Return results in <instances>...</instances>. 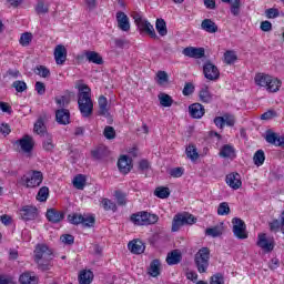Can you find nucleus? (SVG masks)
<instances>
[{
  "label": "nucleus",
  "instance_id": "obj_1",
  "mask_svg": "<svg viewBox=\"0 0 284 284\" xmlns=\"http://www.w3.org/2000/svg\"><path fill=\"white\" fill-rule=\"evenodd\" d=\"M78 105L79 110L84 116V119H88L89 116H92V112L94 110V103L92 102V90L87 84H78Z\"/></svg>",
  "mask_w": 284,
  "mask_h": 284
},
{
  "label": "nucleus",
  "instance_id": "obj_2",
  "mask_svg": "<svg viewBox=\"0 0 284 284\" xmlns=\"http://www.w3.org/2000/svg\"><path fill=\"white\" fill-rule=\"evenodd\" d=\"M52 251L45 244H38L34 250V261L38 263L39 270L48 272L52 267Z\"/></svg>",
  "mask_w": 284,
  "mask_h": 284
},
{
  "label": "nucleus",
  "instance_id": "obj_3",
  "mask_svg": "<svg viewBox=\"0 0 284 284\" xmlns=\"http://www.w3.org/2000/svg\"><path fill=\"white\" fill-rule=\"evenodd\" d=\"M131 223L135 225H154L159 223V215L150 213L148 211H141L138 213H133L130 216Z\"/></svg>",
  "mask_w": 284,
  "mask_h": 284
},
{
  "label": "nucleus",
  "instance_id": "obj_4",
  "mask_svg": "<svg viewBox=\"0 0 284 284\" xmlns=\"http://www.w3.org/2000/svg\"><path fill=\"white\" fill-rule=\"evenodd\" d=\"M194 263L200 274H205L210 267V248L202 247L194 256Z\"/></svg>",
  "mask_w": 284,
  "mask_h": 284
},
{
  "label": "nucleus",
  "instance_id": "obj_5",
  "mask_svg": "<svg viewBox=\"0 0 284 284\" xmlns=\"http://www.w3.org/2000/svg\"><path fill=\"white\" fill-rule=\"evenodd\" d=\"M20 183L28 189L39 187L43 183V173L41 171H30L20 179Z\"/></svg>",
  "mask_w": 284,
  "mask_h": 284
},
{
  "label": "nucleus",
  "instance_id": "obj_6",
  "mask_svg": "<svg viewBox=\"0 0 284 284\" xmlns=\"http://www.w3.org/2000/svg\"><path fill=\"white\" fill-rule=\"evenodd\" d=\"M196 217L190 213H182L174 216L172 222V232H179L183 225H194Z\"/></svg>",
  "mask_w": 284,
  "mask_h": 284
},
{
  "label": "nucleus",
  "instance_id": "obj_7",
  "mask_svg": "<svg viewBox=\"0 0 284 284\" xmlns=\"http://www.w3.org/2000/svg\"><path fill=\"white\" fill-rule=\"evenodd\" d=\"M257 247H261L263 252L270 253L274 251V247L276 246V242L274 241V237L267 236L265 233H260L257 235Z\"/></svg>",
  "mask_w": 284,
  "mask_h": 284
},
{
  "label": "nucleus",
  "instance_id": "obj_8",
  "mask_svg": "<svg viewBox=\"0 0 284 284\" xmlns=\"http://www.w3.org/2000/svg\"><path fill=\"white\" fill-rule=\"evenodd\" d=\"M233 223V234L236 236V239L245 240L247 239V226L245 225V222L239 217H234L232 220Z\"/></svg>",
  "mask_w": 284,
  "mask_h": 284
},
{
  "label": "nucleus",
  "instance_id": "obj_9",
  "mask_svg": "<svg viewBox=\"0 0 284 284\" xmlns=\"http://www.w3.org/2000/svg\"><path fill=\"white\" fill-rule=\"evenodd\" d=\"M203 74L209 81H219L221 71L214 63L206 61L203 65Z\"/></svg>",
  "mask_w": 284,
  "mask_h": 284
},
{
  "label": "nucleus",
  "instance_id": "obj_10",
  "mask_svg": "<svg viewBox=\"0 0 284 284\" xmlns=\"http://www.w3.org/2000/svg\"><path fill=\"white\" fill-rule=\"evenodd\" d=\"M16 145H18V148H20L21 152L24 154H31L34 150V138L26 134L16 142Z\"/></svg>",
  "mask_w": 284,
  "mask_h": 284
},
{
  "label": "nucleus",
  "instance_id": "obj_11",
  "mask_svg": "<svg viewBox=\"0 0 284 284\" xmlns=\"http://www.w3.org/2000/svg\"><path fill=\"white\" fill-rule=\"evenodd\" d=\"M115 19L118 21V28L122 30V32H130V18L123 11H118L115 14Z\"/></svg>",
  "mask_w": 284,
  "mask_h": 284
},
{
  "label": "nucleus",
  "instance_id": "obj_12",
  "mask_svg": "<svg viewBox=\"0 0 284 284\" xmlns=\"http://www.w3.org/2000/svg\"><path fill=\"white\" fill-rule=\"evenodd\" d=\"M54 59L58 65H63L68 59V50L63 44H58L54 49Z\"/></svg>",
  "mask_w": 284,
  "mask_h": 284
},
{
  "label": "nucleus",
  "instance_id": "obj_13",
  "mask_svg": "<svg viewBox=\"0 0 284 284\" xmlns=\"http://www.w3.org/2000/svg\"><path fill=\"white\" fill-rule=\"evenodd\" d=\"M182 53L184 57H190V59H203V57H205V49L187 47L182 51Z\"/></svg>",
  "mask_w": 284,
  "mask_h": 284
},
{
  "label": "nucleus",
  "instance_id": "obj_14",
  "mask_svg": "<svg viewBox=\"0 0 284 284\" xmlns=\"http://www.w3.org/2000/svg\"><path fill=\"white\" fill-rule=\"evenodd\" d=\"M189 113L192 119H203L205 116V106L201 103H193L189 106Z\"/></svg>",
  "mask_w": 284,
  "mask_h": 284
},
{
  "label": "nucleus",
  "instance_id": "obj_15",
  "mask_svg": "<svg viewBox=\"0 0 284 284\" xmlns=\"http://www.w3.org/2000/svg\"><path fill=\"white\" fill-rule=\"evenodd\" d=\"M118 168L122 174H129L132 170V159L128 155H122L118 161Z\"/></svg>",
  "mask_w": 284,
  "mask_h": 284
},
{
  "label": "nucleus",
  "instance_id": "obj_16",
  "mask_svg": "<svg viewBox=\"0 0 284 284\" xmlns=\"http://www.w3.org/2000/svg\"><path fill=\"white\" fill-rule=\"evenodd\" d=\"M55 121L59 125H70V111L67 109L57 110Z\"/></svg>",
  "mask_w": 284,
  "mask_h": 284
},
{
  "label": "nucleus",
  "instance_id": "obj_17",
  "mask_svg": "<svg viewBox=\"0 0 284 284\" xmlns=\"http://www.w3.org/2000/svg\"><path fill=\"white\" fill-rule=\"evenodd\" d=\"M20 216L22 221H34L37 219V207L24 206L20 210Z\"/></svg>",
  "mask_w": 284,
  "mask_h": 284
},
{
  "label": "nucleus",
  "instance_id": "obj_18",
  "mask_svg": "<svg viewBox=\"0 0 284 284\" xmlns=\"http://www.w3.org/2000/svg\"><path fill=\"white\" fill-rule=\"evenodd\" d=\"M226 184L232 187V190H239L243 182L241 181V175L239 173H231L226 175Z\"/></svg>",
  "mask_w": 284,
  "mask_h": 284
},
{
  "label": "nucleus",
  "instance_id": "obj_19",
  "mask_svg": "<svg viewBox=\"0 0 284 284\" xmlns=\"http://www.w3.org/2000/svg\"><path fill=\"white\" fill-rule=\"evenodd\" d=\"M265 140L271 145H276L277 148H284V135L278 136V134L274 132H267Z\"/></svg>",
  "mask_w": 284,
  "mask_h": 284
},
{
  "label": "nucleus",
  "instance_id": "obj_20",
  "mask_svg": "<svg viewBox=\"0 0 284 284\" xmlns=\"http://www.w3.org/2000/svg\"><path fill=\"white\" fill-rule=\"evenodd\" d=\"M138 28L141 30V32L149 34L151 39H159V36H156V31L154 30V26H152L150 21L144 20Z\"/></svg>",
  "mask_w": 284,
  "mask_h": 284
},
{
  "label": "nucleus",
  "instance_id": "obj_21",
  "mask_svg": "<svg viewBox=\"0 0 284 284\" xmlns=\"http://www.w3.org/2000/svg\"><path fill=\"white\" fill-rule=\"evenodd\" d=\"M84 57L89 63H94L95 65H103V57L97 51H84Z\"/></svg>",
  "mask_w": 284,
  "mask_h": 284
},
{
  "label": "nucleus",
  "instance_id": "obj_22",
  "mask_svg": "<svg viewBox=\"0 0 284 284\" xmlns=\"http://www.w3.org/2000/svg\"><path fill=\"white\" fill-rule=\"evenodd\" d=\"M183 258V255L181 254V251L173 250L168 253L166 255V263L168 265H179Z\"/></svg>",
  "mask_w": 284,
  "mask_h": 284
},
{
  "label": "nucleus",
  "instance_id": "obj_23",
  "mask_svg": "<svg viewBox=\"0 0 284 284\" xmlns=\"http://www.w3.org/2000/svg\"><path fill=\"white\" fill-rule=\"evenodd\" d=\"M47 219L50 223H61V221L64 219V215L60 211H57V209H49L47 211Z\"/></svg>",
  "mask_w": 284,
  "mask_h": 284
},
{
  "label": "nucleus",
  "instance_id": "obj_24",
  "mask_svg": "<svg viewBox=\"0 0 284 284\" xmlns=\"http://www.w3.org/2000/svg\"><path fill=\"white\" fill-rule=\"evenodd\" d=\"M201 28L204 32H209V34L219 32V26H216V22L212 21V19H204L201 23Z\"/></svg>",
  "mask_w": 284,
  "mask_h": 284
},
{
  "label": "nucleus",
  "instance_id": "obj_25",
  "mask_svg": "<svg viewBox=\"0 0 284 284\" xmlns=\"http://www.w3.org/2000/svg\"><path fill=\"white\" fill-rule=\"evenodd\" d=\"M128 247L132 254H143L145 252V244H143L141 240L131 241Z\"/></svg>",
  "mask_w": 284,
  "mask_h": 284
},
{
  "label": "nucleus",
  "instance_id": "obj_26",
  "mask_svg": "<svg viewBox=\"0 0 284 284\" xmlns=\"http://www.w3.org/2000/svg\"><path fill=\"white\" fill-rule=\"evenodd\" d=\"M99 114L101 116H110V109L108 108V98L100 95L98 100Z\"/></svg>",
  "mask_w": 284,
  "mask_h": 284
},
{
  "label": "nucleus",
  "instance_id": "obj_27",
  "mask_svg": "<svg viewBox=\"0 0 284 284\" xmlns=\"http://www.w3.org/2000/svg\"><path fill=\"white\" fill-rule=\"evenodd\" d=\"M78 281L80 284H91L94 281V273L90 270H83L80 272Z\"/></svg>",
  "mask_w": 284,
  "mask_h": 284
},
{
  "label": "nucleus",
  "instance_id": "obj_28",
  "mask_svg": "<svg viewBox=\"0 0 284 284\" xmlns=\"http://www.w3.org/2000/svg\"><path fill=\"white\" fill-rule=\"evenodd\" d=\"M199 99L202 103H212L214 101V94L210 92V88L203 87L199 92Z\"/></svg>",
  "mask_w": 284,
  "mask_h": 284
},
{
  "label": "nucleus",
  "instance_id": "obj_29",
  "mask_svg": "<svg viewBox=\"0 0 284 284\" xmlns=\"http://www.w3.org/2000/svg\"><path fill=\"white\" fill-rule=\"evenodd\" d=\"M220 156H222V159H236V151L234 146L225 144L220 151Z\"/></svg>",
  "mask_w": 284,
  "mask_h": 284
},
{
  "label": "nucleus",
  "instance_id": "obj_30",
  "mask_svg": "<svg viewBox=\"0 0 284 284\" xmlns=\"http://www.w3.org/2000/svg\"><path fill=\"white\" fill-rule=\"evenodd\" d=\"M20 284H38L39 278L37 276L32 275L30 272H24L19 277Z\"/></svg>",
  "mask_w": 284,
  "mask_h": 284
},
{
  "label": "nucleus",
  "instance_id": "obj_31",
  "mask_svg": "<svg viewBox=\"0 0 284 284\" xmlns=\"http://www.w3.org/2000/svg\"><path fill=\"white\" fill-rule=\"evenodd\" d=\"M42 141V148L45 150V152H52L54 150V141L52 140V134L44 133Z\"/></svg>",
  "mask_w": 284,
  "mask_h": 284
},
{
  "label": "nucleus",
  "instance_id": "obj_32",
  "mask_svg": "<svg viewBox=\"0 0 284 284\" xmlns=\"http://www.w3.org/2000/svg\"><path fill=\"white\" fill-rule=\"evenodd\" d=\"M149 274L153 278H156L161 274V261L160 260H153L149 267Z\"/></svg>",
  "mask_w": 284,
  "mask_h": 284
},
{
  "label": "nucleus",
  "instance_id": "obj_33",
  "mask_svg": "<svg viewBox=\"0 0 284 284\" xmlns=\"http://www.w3.org/2000/svg\"><path fill=\"white\" fill-rule=\"evenodd\" d=\"M283 82H281V80L271 75L266 90L267 92H278Z\"/></svg>",
  "mask_w": 284,
  "mask_h": 284
},
{
  "label": "nucleus",
  "instance_id": "obj_34",
  "mask_svg": "<svg viewBox=\"0 0 284 284\" xmlns=\"http://www.w3.org/2000/svg\"><path fill=\"white\" fill-rule=\"evenodd\" d=\"M223 3H230L231 6V13L234 17H239L241 13V0H222Z\"/></svg>",
  "mask_w": 284,
  "mask_h": 284
},
{
  "label": "nucleus",
  "instance_id": "obj_35",
  "mask_svg": "<svg viewBox=\"0 0 284 284\" xmlns=\"http://www.w3.org/2000/svg\"><path fill=\"white\" fill-rule=\"evenodd\" d=\"M155 30H158V33L160 37H166L168 36V24L165 23V20L158 19L155 22Z\"/></svg>",
  "mask_w": 284,
  "mask_h": 284
},
{
  "label": "nucleus",
  "instance_id": "obj_36",
  "mask_svg": "<svg viewBox=\"0 0 284 284\" xmlns=\"http://www.w3.org/2000/svg\"><path fill=\"white\" fill-rule=\"evenodd\" d=\"M34 74L41 77V79H50V69L45 65H37L33 69Z\"/></svg>",
  "mask_w": 284,
  "mask_h": 284
},
{
  "label": "nucleus",
  "instance_id": "obj_37",
  "mask_svg": "<svg viewBox=\"0 0 284 284\" xmlns=\"http://www.w3.org/2000/svg\"><path fill=\"white\" fill-rule=\"evenodd\" d=\"M271 75L258 73L255 75V83L256 85H260V88H267V84L270 83Z\"/></svg>",
  "mask_w": 284,
  "mask_h": 284
},
{
  "label": "nucleus",
  "instance_id": "obj_38",
  "mask_svg": "<svg viewBox=\"0 0 284 284\" xmlns=\"http://www.w3.org/2000/svg\"><path fill=\"white\" fill-rule=\"evenodd\" d=\"M158 97L160 100V105L163 108H172V103H174L172 97H170L168 93H160Z\"/></svg>",
  "mask_w": 284,
  "mask_h": 284
},
{
  "label": "nucleus",
  "instance_id": "obj_39",
  "mask_svg": "<svg viewBox=\"0 0 284 284\" xmlns=\"http://www.w3.org/2000/svg\"><path fill=\"white\" fill-rule=\"evenodd\" d=\"M85 175L78 174L72 181L73 187L77 190H83V187H85Z\"/></svg>",
  "mask_w": 284,
  "mask_h": 284
},
{
  "label": "nucleus",
  "instance_id": "obj_40",
  "mask_svg": "<svg viewBox=\"0 0 284 284\" xmlns=\"http://www.w3.org/2000/svg\"><path fill=\"white\" fill-rule=\"evenodd\" d=\"M33 132H36V134H40L41 136H43V134H48V132H45V123L43 122V119H38V121L34 123Z\"/></svg>",
  "mask_w": 284,
  "mask_h": 284
},
{
  "label": "nucleus",
  "instance_id": "obj_41",
  "mask_svg": "<svg viewBox=\"0 0 284 284\" xmlns=\"http://www.w3.org/2000/svg\"><path fill=\"white\" fill-rule=\"evenodd\" d=\"M186 156L191 161H196L199 159V151H196V146L194 144H190L186 150Z\"/></svg>",
  "mask_w": 284,
  "mask_h": 284
},
{
  "label": "nucleus",
  "instance_id": "obj_42",
  "mask_svg": "<svg viewBox=\"0 0 284 284\" xmlns=\"http://www.w3.org/2000/svg\"><path fill=\"white\" fill-rule=\"evenodd\" d=\"M253 161L257 168H261L265 163V152L263 150H257L253 156Z\"/></svg>",
  "mask_w": 284,
  "mask_h": 284
},
{
  "label": "nucleus",
  "instance_id": "obj_43",
  "mask_svg": "<svg viewBox=\"0 0 284 284\" xmlns=\"http://www.w3.org/2000/svg\"><path fill=\"white\" fill-rule=\"evenodd\" d=\"M82 217L83 220L81 225H83V227H94V223H97L94 215L83 214Z\"/></svg>",
  "mask_w": 284,
  "mask_h": 284
},
{
  "label": "nucleus",
  "instance_id": "obj_44",
  "mask_svg": "<svg viewBox=\"0 0 284 284\" xmlns=\"http://www.w3.org/2000/svg\"><path fill=\"white\" fill-rule=\"evenodd\" d=\"M154 196L158 199H168L170 196V187L159 186L154 191Z\"/></svg>",
  "mask_w": 284,
  "mask_h": 284
},
{
  "label": "nucleus",
  "instance_id": "obj_45",
  "mask_svg": "<svg viewBox=\"0 0 284 284\" xmlns=\"http://www.w3.org/2000/svg\"><path fill=\"white\" fill-rule=\"evenodd\" d=\"M48 196H50V189H48V186H42L38 192L37 199L40 203H45V201H48Z\"/></svg>",
  "mask_w": 284,
  "mask_h": 284
},
{
  "label": "nucleus",
  "instance_id": "obj_46",
  "mask_svg": "<svg viewBox=\"0 0 284 284\" xmlns=\"http://www.w3.org/2000/svg\"><path fill=\"white\" fill-rule=\"evenodd\" d=\"M170 81V77L168 75V72L165 71H158L156 73V83L159 85H165Z\"/></svg>",
  "mask_w": 284,
  "mask_h": 284
},
{
  "label": "nucleus",
  "instance_id": "obj_47",
  "mask_svg": "<svg viewBox=\"0 0 284 284\" xmlns=\"http://www.w3.org/2000/svg\"><path fill=\"white\" fill-rule=\"evenodd\" d=\"M68 221L72 225H81L82 222H83V214L73 213V214L68 216Z\"/></svg>",
  "mask_w": 284,
  "mask_h": 284
},
{
  "label": "nucleus",
  "instance_id": "obj_48",
  "mask_svg": "<svg viewBox=\"0 0 284 284\" xmlns=\"http://www.w3.org/2000/svg\"><path fill=\"white\" fill-rule=\"evenodd\" d=\"M205 234L206 236H212L213 239H216V236H221V234H223V229L221 226L206 229Z\"/></svg>",
  "mask_w": 284,
  "mask_h": 284
},
{
  "label": "nucleus",
  "instance_id": "obj_49",
  "mask_svg": "<svg viewBox=\"0 0 284 284\" xmlns=\"http://www.w3.org/2000/svg\"><path fill=\"white\" fill-rule=\"evenodd\" d=\"M103 136H105L108 141H112L116 139V131L113 126L106 125L103 131Z\"/></svg>",
  "mask_w": 284,
  "mask_h": 284
},
{
  "label": "nucleus",
  "instance_id": "obj_50",
  "mask_svg": "<svg viewBox=\"0 0 284 284\" xmlns=\"http://www.w3.org/2000/svg\"><path fill=\"white\" fill-rule=\"evenodd\" d=\"M230 212H231L230 204H227V202H222L217 206L219 216H227V214H230Z\"/></svg>",
  "mask_w": 284,
  "mask_h": 284
},
{
  "label": "nucleus",
  "instance_id": "obj_51",
  "mask_svg": "<svg viewBox=\"0 0 284 284\" xmlns=\"http://www.w3.org/2000/svg\"><path fill=\"white\" fill-rule=\"evenodd\" d=\"M31 42H32V33H29V32L22 33L19 40L20 45H23V48H27V45H30Z\"/></svg>",
  "mask_w": 284,
  "mask_h": 284
},
{
  "label": "nucleus",
  "instance_id": "obj_52",
  "mask_svg": "<svg viewBox=\"0 0 284 284\" xmlns=\"http://www.w3.org/2000/svg\"><path fill=\"white\" fill-rule=\"evenodd\" d=\"M237 57L236 53H234V51H226L224 53V61L227 65H232V63H234Z\"/></svg>",
  "mask_w": 284,
  "mask_h": 284
},
{
  "label": "nucleus",
  "instance_id": "obj_53",
  "mask_svg": "<svg viewBox=\"0 0 284 284\" xmlns=\"http://www.w3.org/2000/svg\"><path fill=\"white\" fill-rule=\"evenodd\" d=\"M102 206L106 211L112 210V212H116V203L112 202L110 199H103Z\"/></svg>",
  "mask_w": 284,
  "mask_h": 284
},
{
  "label": "nucleus",
  "instance_id": "obj_54",
  "mask_svg": "<svg viewBox=\"0 0 284 284\" xmlns=\"http://www.w3.org/2000/svg\"><path fill=\"white\" fill-rule=\"evenodd\" d=\"M36 12L37 14H48V7H45V3L42 0L38 1Z\"/></svg>",
  "mask_w": 284,
  "mask_h": 284
},
{
  "label": "nucleus",
  "instance_id": "obj_55",
  "mask_svg": "<svg viewBox=\"0 0 284 284\" xmlns=\"http://www.w3.org/2000/svg\"><path fill=\"white\" fill-rule=\"evenodd\" d=\"M224 125H229V128H234V123H236V118L234 115L226 113L223 115Z\"/></svg>",
  "mask_w": 284,
  "mask_h": 284
},
{
  "label": "nucleus",
  "instance_id": "obj_56",
  "mask_svg": "<svg viewBox=\"0 0 284 284\" xmlns=\"http://www.w3.org/2000/svg\"><path fill=\"white\" fill-rule=\"evenodd\" d=\"M13 88H16L17 92H26L28 90V84H26L24 81H14L12 84Z\"/></svg>",
  "mask_w": 284,
  "mask_h": 284
},
{
  "label": "nucleus",
  "instance_id": "obj_57",
  "mask_svg": "<svg viewBox=\"0 0 284 284\" xmlns=\"http://www.w3.org/2000/svg\"><path fill=\"white\" fill-rule=\"evenodd\" d=\"M182 94L184 97H190V94H194V84L192 82H186L182 91Z\"/></svg>",
  "mask_w": 284,
  "mask_h": 284
},
{
  "label": "nucleus",
  "instance_id": "obj_58",
  "mask_svg": "<svg viewBox=\"0 0 284 284\" xmlns=\"http://www.w3.org/2000/svg\"><path fill=\"white\" fill-rule=\"evenodd\" d=\"M211 284H225V280L223 277V274L216 273L211 277Z\"/></svg>",
  "mask_w": 284,
  "mask_h": 284
},
{
  "label": "nucleus",
  "instance_id": "obj_59",
  "mask_svg": "<svg viewBox=\"0 0 284 284\" xmlns=\"http://www.w3.org/2000/svg\"><path fill=\"white\" fill-rule=\"evenodd\" d=\"M265 14H266L267 19H276V17H280L278 9H276V8L267 9L265 11Z\"/></svg>",
  "mask_w": 284,
  "mask_h": 284
},
{
  "label": "nucleus",
  "instance_id": "obj_60",
  "mask_svg": "<svg viewBox=\"0 0 284 284\" xmlns=\"http://www.w3.org/2000/svg\"><path fill=\"white\" fill-rule=\"evenodd\" d=\"M60 240H61L62 243H64L65 245H72V244H74V236H72L71 234L62 235V236L60 237Z\"/></svg>",
  "mask_w": 284,
  "mask_h": 284
},
{
  "label": "nucleus",
  "instance_id": "obj_61",
  "mask_svg": "<svg viewBox=\"0 0 284 284\" xmlns=\"http://www.w3.org/2000/svg\"><path fill=\"white\" fill-rule=\"evenodd\" d=\"M173 179H181L183 176V168H174L170 171Z\"/></svg>",
  "mask_w": 284,
  "mask_h": 284
},
{
  "label": "nucleus",
  "instance_id": "obj_62",
  "mask_svg": "<svg viewBox=\"0 0 284 284\" xmlns=\"http://www.w3.org/2000/svg\"><path fill=\"white\" fill-rule=\"evenodd\" d=\"M36 92L42 97V94H45V84L43 82H36Z\"/></svg>",
  "mask_w": 284,
  "mask_h": 284
},
{
  "label": "nucleus",
  "instance_id": "obj_63",
  "mask_svg": "<svg viewBox=\"0 0 284 284\" xmlns=\"http://www.w3.org/2000/svg\"><path fill=\"white\" fill-rule=\"evenodd\" d=\"M115 199L119 205H125V194H123L121 191L115 192Z\"/></svg>",
  "mask_w": 284,
  "mask_h": 284
},
{
  "label": "nucleus",
  "instance_id": "obj_64",
  "mask_svg": "<svg viewBox=\"0 0 284 284\" xmlns=\"http://www.w3.org/2000/svg\"><path fill=\"white\" fill-rule=\"evenodd\" d=\"M270 230L271 232H278V230H281V222H278V220L271 222Z\"/></svg>",
  "mask_w": 284,
  "mask_h": 284
}]
</instances>
